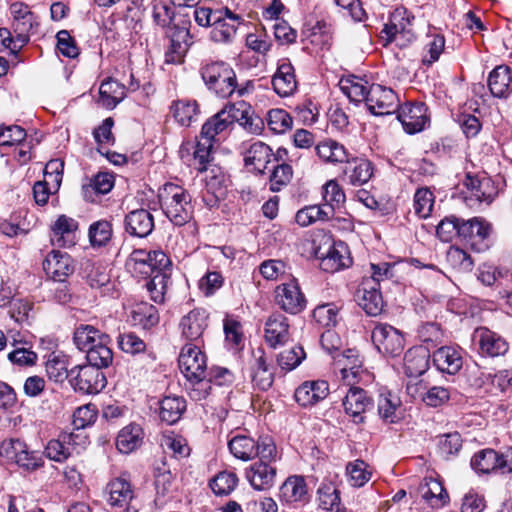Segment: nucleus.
Segmentation results:
<instances>
[{"label":"nucleus","instance_id":"nucleus-55","mask_svg":"<svg viewBox=\"0 0 512 512\" xmlns=\"http://www.w3.org/2000/svg\"><path fill=\"white\" fill-rule=\"evenodd\" d=\"M237 483L238 477L235 473L223 471L212 479L210 487L216 495H228L235 489Z\"/></svg>","mask_w":512,"mask_h":512},{"label":"nucleus","instance_id":"nucleus-53","mask_svg":"<svg viewBox=\"0 0 512 512\" xmlns=\"http://www.w3.org/2000/svg\"><path fill=\"white\" fill-rule=\"evenodd\" d=\"M212 147V141L202 139V137L196 143L195 150L193 152V166L199 172H204L208 169L212 160Z\"/></svg>","mask_w":512,"mask_h":512},{"label":"nucleus","instance_id":"nucleus-5","mask_svg":"<svg viewBox=\"0 0 512 512\" xmlns=\"http://www.w3.org/2000/svg\"><path fill=\"white\" fill-rule=\"evenodd\" d=\"M471 467L477 473L489 474L494 471L512 473V448L499 453L486 448L476 452L471 458Z\"/></svg>","mask_w":512,"mask_h":512},{"label":"nucleus","instance_id":"nucleus-37","mask_svg":"<svg viewBox=\"0 0 512 512\" xmlns=\"http://www.w3.org/2000/svg\"><path fill=\"white\" fill-rule=\"evenodd\" d=\"M170 112L178 124L189 127L197 120L199 107L195 100L179 99L172 102Z\"/></svg>","mask_w":512,"mask_h":512},{"label":"nucleus","instance_id":"nucleus-59","mask_svg":"<svg viewBox=\"0 0 512 512\" xmlns=\"http://www.w3.org/2000/svg\"><path fill=\"white\" fill-rule=\"evenodd\" d=\"M112 237V225L106 220H99L90 225L89 239L93 246H103Z\"/></svg>","mask_w":512,"mask_h":512},{"label":"nucleus","instance_id":"nucleus-1","mask_svg":"<svg viewBox=\"0 0 512 512\" xmlns=\"http://www.w3.org/2000/svg\"><path fill=\"white\" fill-rule=\"evenodd\" d=\"M200 73L207 88L221 98L230 97L234 93L241 97L254 89L252 81L239 85L235 71L223 61L205 64L201 67Z\"/></svg>","mask_w":512,"mask_h":512},{"label":"nucleus","instance_id":"nucleus-52","mask_svg":"<svg viewBox=\"0 0 512 512\" xmlns=\"http://www.w3.org/2000/svg\"><path fill=\"white\" fill-rule=\"evenodd\" d=\"M306 354L301 346L295 345L290 349L281 351L276 361L278 366L284 371H292L298 367L305 359Z\"/></svg>","mask_w":512,"mask_h":512},{"label":"nucleus","instance_id":"nucleus-18","mask_svg":"<svg viewBox=\"0 0 512 512\" xmlns=\"http://www.w3.org/2000/svg\"><path fill=\"white\" fill-rule=\"evenodd\" d=\"M274 459H259L246 469L245 476L255 490L270 489L275 482L276 468L271 465Z\"/></svg>","mask_w":512,"mask_h":512},{"label":"nucleus","instance_id":"nucleus-9","mask_svg":"<svg viewBox=\"0 0 512 512\" xmlns=\"http://www.w3.org/2000/svg\"><path fill=\"white\" fill-rule=\"evenodd\" d=\"M222 111L226 112V117L230 120V126L237 122L250 134H260L264 128L263 120L255 115L252 107L239 101L233 104H227Z\"/></svg>","mask_w":512,"mask_h":512},{"label":"nucleus","instance_id":"nucleus-41","mask_svg":"<svg viewBox=\"0 0 512 512\" xmlns=\"http://www.w3.org/2000/svg\"><path fill=\"white\" fill-rule=\"evenodd\" d=\"M464 185L467 187L468 190L471 191L472 196H474L478 201H492L494 195V188L492 186V181L490 178H479L468 173L465 177Z\"/></svg>","mask_w":512,"mask_h":512},{"label":"nucleus","instance_id":"nucleus-58","mask_svg":"<svg viewBox=\"0 0 512 512\" xmlns=\"http://www.w3.org/2000/svg\"><path fill=\"white\" fill-rule=\"evenodd\" d=\"M292 117L283 109H272L267 114V124L271 131L281 134L291 129Z\"/></svg>","mask_w":512,"mask_h":512},{"label":"nucleus","instance_id":"nucleus-62","mask_svg":"<svg viewBox=\"0 0 512 512\" xmlns=\"http://www.w3.org/2000/svg\"><path fill=\"white\" fill-rule=\"evenodd\" d=\"M447 261L454 269L462 272L471 271L474 266L471 256L459 247L449 248L447 252Z\"/></svg>","mask_w":512,"mask_h":512},{"label":"nucleus","instance_id":"nucleus-12","mask_svg":"<svg viewBox=\"0 0 512 512\" xmlns=\"http://www.w3.org/2000/svg\"><path fill=\"white\" fill-rule=\"evenodd\" d=\"M366 106L374 115H388L399 108V99L391 88L372 84L369 86Z\"/></svg>","mask_w":512,"mask_h":512},{"label":"nucleus","instance_id":"nucleus-29","mask_svg":"<svg viewBox=\"0 0 512 512\" xmlns=\"http://www.w3.org/2000/svg\"><path fill=\"white\" fill-rule=\"evenodd\" d=\"M344 162V179L351 185H364L373 176L372 163L366 159L356 157L349 160L347 158Z\"/></svg>","mask_w":512,"mask_h":512},{"label":"nucleus","instance_id":"nucleus-38","mask_svg":"<svg viewBox=\"0 0 512 512\" xmlns=\"http://www.w3.org/2000/svg\"><path fill=\"white\" fill-rule=\"evenodd\" d=\"M108 502L113 507H126L133 498V490L130 482L119 477L112 480L108 486Z\"/></svg>","mask_w":512,"mask_h":512},{"label":"nucleus","instance_id":"nucleus-26","mask_svg":"<svg viewBox=\"0 0 512 512\" xmlns=\"http://www.w3.org/2000/svg\"><path fill=\"white\" fill-rule=\"evenodd\" d=\"M272 86L274 91L281 97H286L294 93L297 88V81L294 68L288 59H281L277 70L272 77Z\"/></svg>","mask_w":512,"mask_h":512},{"label":"nucleus","instance_id":"nucleus-49","mask_svg":"<svg viewBox=\"0 0 512 512\" xmlns=\"http://www.w3.org/2000/svg\"><path fill=\"white\" fill-rule=\"evenodd\" d=\"M404 26H411L410 16L405 9H396L391 14L389 23L385 24L381 31L382 39L387 43L392 42L393 37L403 30Z\"/></svg>","mask_w":512,"mask_h":512},{"label":"nucleus","instance_id":"nucleus-61","mask_svg":"<svg viewBox=\"0 0 512 512\" xmlns=\"http://www.w3.org/2000/svg\"><path fill=\"white\" fill-rule=\"evenodd\" d=\"M293 176L292 167L289 164L281 163L274 167L270 176V190L279 192L287 186Z\"/></svg>","mask_w":512,"mask_h":512},{"label":"nucleus","instance_id":"nucleus-31","mask_svg":"<svg viewBox=\"0 0 512 512\" xmlns=\"http://www.w3.org/2000/svg\"><path fill=\"white\" fill-rule=\"evenodd\" d=\"M251 378L253 384L260 390H268L274 382L273 367L267 363L263 350L254 354V363L251 367Z\"/></svg>","mask_w":512,"mask_h":512},{"label":"nucleus","instance_id":"nucleus-13","mask_svg":"<svg viewBox=\"0 0 512 512\" xmlns=\"http://www.w3.org/2000/svg\"><path fill=\"white\" fill-rule=\"evenodd\" d=\"M474 340L478 352L485 357L504 356L509 350V343L499 333L486 327H479L474 331Z\"/></svg>","mask_w":512,"mask_h":512},{"label":"nucleus","instance_id":"nucleus-50","mask_svg":"<svg viewBox=\"0 0 512 512\" xmlns=\"http://www.w3.org/2000/svg\"><path fill=\"white\" fill-rule=\"evenodd\" d=\"M109 341H101L94 348H89L86 354V359L88 361L87 365H91L93 367L101 368L108 367L113 360L112 350L108 347Z\"/></svg>","mask_w":512,"mask_h":512},{"label":"nucleus","instance_id":"nucleus-2","mask_svg":"<svg viewBox=\"0 0 512 512\" xmlns=\"http://www.w3.org/2000/svg\"><path fill=\"white\" fill-rule=\"evenodd\" d=\"M178 364L181 372L191 385L190 396L196 401L209 395V385L206 381V356L197 345L186 344L179 355Z\"/></svg>","mask_w":512,"mask_h":512},{"label":"nucleus","instance_id":"nucleus-63","mask_svg":"<svg viewBox=\"0 0 512 512\" xmlns=\"http://www.w3.org/2000/svg\"><path fill=\"white\" fill-rule=\"evenodd\" d=\"M434 197L428 188H420L414 195V210L420 218H427L432 211Z\"/></svg>","mask_w":512,"mask_h":512},{"label":"nucleus","instance_id":"nucleus-33","mask_svg":"<svg viewBox=\"0 0 512 512\" xmlns=\"http://www.w3.org/2000/svg\"><path fill=\"white\" fill-rule=\"evenodd\" d=\"M144 439V431L141 425L130 423L123 427L116 437V447L120 453L129 454L138 449Z\"/></svg>","mask_w":512,"mask_h":512},{"label":"nucleus","instance_id":"nucleus-32","mask_svg":"<svg viewBox=\"0 0 512 512\" xmlns=\"http://www.w3.org/2000/svg\"><path fill=\"white\" fill-rule=\"evenodd\" d=\"M335 366L340 370L341 378L347 385H352L357 381L361 372V361L353 350L333 355Z\"/></svg>","mask_w":512,"mask_h":512},{"label":"nucleus","instance_id":"nucleus-30","mask_svg":"<svg viewBox=\"0 0 512 512\" xmlns=\"http://www.w3.org/2000/svg\"><path fill=\"white\" fill-rule=\"evenodd\" d=\"M433 363L441 372L454 375L462 368L460 351L455 347L444 346L433 353Z\"/></svg>","mask_w":512,"mask_h":512},{"label":"nucleus","instance_id":"nucleus-51","mask_svg":"<svg viewBox=\"0 0 512 512\" xmlns=\"http://www.w3.org/2000/svg\"><path fill=\"white\" fill-rule=\"evenodd\" d=\"M401 401L399 397L391 392L381 393L378 398V414L388 423H394L398 419L396 415L397 409L400 407Z\"/></svg>","mask_w":512,"mask_h":512},{"label":"nucleus","instance_id":"nucleus-27","mask_svg":"<svg viewBox=\"0 0 512 512\" xmlns=\"http://www.w3.org/2000/svg\"><path fill=\"white\" fill-rule=\"evenodd\" d=\"M328 393L326 381H306L295 390L294 398L299 405L307 407L325 399Z\"/></svg>","mask_w":512,"mask_h":512},{"label":"nucleus","instance_id":"nucleus-3","mask_svg":"<svg viewBox=\"0 0 512 512\" xmlns=\"http://www.w3.org/2000/svg\"><path fill=\"white\" fill-rule=\"evenodd\" d=\"M161 209L176 226H183L193 217L190 194L181 186L166 183L158 193Z\"/></svg>","mask_w":512,"mask_h":512},{"label":"nucleus","instance_id":"nucleus-10","mask_svg":"<svg viewBox=\"0 0 512 512\" xmlns=\"http://www.w3.org/2000/svg\"><path fill=\"white\" fill-rule=\"evenodd\" d=\"M286 153V150L279 149L277 154L274 155L272 149L262 141H255L247 146L244 144L242 151L244 164L247 168L259 174L264 173L268 163L272 158L279 160L282 156L281 153Z\"/></svg>","mask_w":512,"mask_h":512},{"label":"nucleus","instance_id":"nucleus-47","mask_svg":"<svg viewBox=\"0 0 512 512\" xmlns=\"http://www.w3.org/2000/svg\"><path fill=\"white\" fill-rule=\"evenodd\" d=\"M131 316L134 323L142 326L144 329H150L159 322L157 308L146 302L137 304L132 310Z\"/></svg>","mask_w":512,"mask_h":512},{"label":"nucleus","instance_id":"nucleus-36","mask_svg":"<svg viewBox=\"0 0 512 512\" xmlns=\"http://www.w3.org/2000/svg\"><path fill=\"white\" fill-rule=\"evenodd\" d=\"M419 492L424 501L432 508H440L448 501V494L442 483L434 478H425L419 486Z\"/></svg>","mask_w":512,"mask_h":512},{"label":"nucleus","instance_id":"nucleus-48","mask_svg":"<svg viewBox=\"0 0 512 512\" xmlns=\"http://www.w3.org/2000/svg\"><path fill=\"white\" fill-rule=\"evenodd\" d=\"M230 127V120L222 109L209 118L202 126L201 137L213 141L217 135L222 134Z\"/></svg>","mask_w":512,"mask_h":512},{"label":"nucleus","instance_id":"nucleus-44","mask_svg":"<svg viewBox=\"0 0 512 512\" xmlns=\"http://www.w3.org/2000/svg\"><path fill=\"white\" fill-rule=\"evenodd\" d=\"M315 150L323 161L330 163H344L348 156L343 145L330 139L317 144Z\"/></svg>","mask_w":512,"mask_h":512},{"label":"nucleus","instance_id":"nucleus-8","mask_svg":"<svg viewBox=\"0 0 512 512\" xmlns=\"http://www.w3.org/2000/svg\"><path fill=\"white\" fill-rule=\"evenodd\" d=\"M10 14L12 16V29L21 48L29 42L30 33L38 25L37 18L29 6L23 2L12 3Z\"/></svg>","mask_w":512,"mask_h":512},{"label":"nucleus","instance_id":"nucleus-7","mask_svg":"<svg viewBox=\"0 0 512 512\" xmlns=\"http://www.w3.org/2000/svg\"><path fill=\"white\" fill-rule=\"evenodd\" d=\"M371 338L377 350L384 356L394 358L400 356L404 350L402 334L390 325H376Z\"/></svg>","mask_w":512,"mask_h":512},{"label":"nucleus","instance_id":"nucleus-20","mask_svg":"<svg viewBox=\"0 0 512 512\" xmlns=\"http://www.w3.org/2000/svg\"><path fill=\"white\" fill-rule=\"evenodd\" d=\"M77 230L78 222L75 219L60 215L51 227V244L59 248L74 246Z\"/></svg>","mask_w":512,"mask_h":512},{"label":"nucleus","instance_id":"nucleus-39","mask_svg":"<svg viewBox=\"0 0 512 512\" xmlns=\"http://www.w3.org/2000/svg\"><path fill=\"white\" fill-rule=\"evenodd\" d=\"M102 105L108 109H113L126 96V87L124 84L114 79L103 81L99 88Z\"/></svg>","mask_w":512,"mask_h":512},{"label":"nucleus","instance_id":"nucleus-54","mask_svg":"<svg viewBox=\"0 0 512 512\" xmlns=\"http://www.w3.org/2000/svg\"><path fill=\"white\" fill-rule=\"evenodd\" d=\"M318 499L320 506L327 511L333 512L341 507L339 491L332 483L322 484L318 488Z\"/></svg>","mask_w":512,"mask_h":512},{"label":"nucleus","instance_id":"nucleus-46","mask_svg":"<svg viewBox=\"0 0 512 512\" xmlns=\"http://www.w3.org/2000/svg\"><path fill=\"white\" fill-rule=\"evenodd\" d=\"M328 220H331V210L321 205L305 206L295 215V221L302 227L309 226L316 221Z\"/></svg>","mask_w":512,"mask_h":512},{"label":"nucleus","instance_id":"nucleus-15","mask_svg":"<svg viewBox=\"0 0 512 512\" xmlns=\"http://www.w3.org/2000/svg\"><path fill=\"white\" fill-rule=\"evenodd\" d=\"M490 232L491 225L479 217L469 220L461 219V225L458 227V236L477 251L487 247L484 241L489 237Z\"/></svg>","mask_w":512,"mask_h":512},{"label":"nucleus","instance_id":"nucleus-42","mask_svg":"<svg viewBox=\"0 0 512 512\" xmlns=\"http://www.w3.org/2000/svg\"><path fill=\"white\" fill-rule=\"evenodd\" d=\"M322 194L324 203L321 206L328 207L331 210V219H333L335 212L341 209L345 203V193L335 180H329L323 186Z\"/></svg>","mask_w":512,"mask_h":512},{"label":"nucleus","instance_id":"nucleus-64","mask_svg":"<svg viewBox=\"0 0 512 512\" xmlns=\"http://www.w3.org/2000/svg\"><path fill=\"white\" fill-rule=\"evenodd\" d=\"M161 446L166 452H171L172 456L177 459L185 458L190 454V448L181 436H164L161 440Z\"/></svg>","mask_w":512,"mask_h":512},{"label":"nucleus","instance_id":"nucleus-6","mask_svg":"<svg viewBox=\"0 0 512 512\" xmlns=\"http://www.w3.org/2000/svg\"><path fill=\"white\" fill-rule=\"evenodd\" d=\"M70 384L83 394H97L105 388L106 378L96 367L77 365L70 369Z\"/></svg>","mask_w":512,"mask_h":512},{"label":"nucleus","instance_id":"nucleus-23","mask_svg":"<svg viewBox=\"0 0 512 512\" xmlns=\"http://www.w3.org/2000/svg\"><path fill=\"white\" fill-rule=\"evenodd\" d=\"M345 412L352 416L356 424L364 422L363 413L372 407V400L367 392L359 387H350L344 400Z\"/></svg>","mask_w":512,"mask_h":512},{"label":"nucleus","instance_id":"nucleus-11","mask_svg":"<svg viewBox=\"0 0 512 512\" xmlns=\"http://www.w3.org/2000/svg\"><path fill=\"white\" fill-rule=\"evenodd\" d=\"M5 450L6 454L26 473H33L44 465L42 455L30 450L27 444L19 439H11Z\"/></svg>","mask_w":512,"mask_h":512},{"label":"nucleus","instance_id":"nucleus-60","mask_svg":"<svg viewBox=\"0 0 512 512\" xmlns=\"http://www.w3.org/2000/svg\"><path fill=\"white\" fill-rule=\"evenodd\" d=\"M367 468L368 464L363 460H356L347 465V474L352 486L362 487L370 480L371 472Z\"/></svg>","mask_w":512,"mask_h":512},{"label":"nucleus","instance_id":"nucleus-28","mask_svg":"<svg viewBox=\"0 0 512 512\" xmlns=\"http://www.w3.org/2000/svg\"><path fill=\"white\" fill-rule=\"evenodd\" d=\"M43 269L55 280L63 281L73 272L71 257L65 252L52 250L43 262Z\"/></svg>","mask_w":512,"mask_h":512},{"label":"nucleus","instance_id":"nucleus-22","mask_svg":"<svg viewBox=\"0 0 512 512\" xmlns=\"http://www.w3.org/2000/svg\"><path fill=\"white\" fill-rule=\"evenodd\" d=\"M289 323L287 317L280 313H274L268 317L265 323L264 337L267 344L277 348L290 340Z\"/></svg>","mask_w":512,"mask_h":512},{"label":"nucleus","instance_id":"nucleus-4","mask_svg":"<svg viewBox=\"0 0 512 512\" xmlns=\"http://www.w3.org/2000/svg\"><path fill=\"white\" fill-rule=\"evenodd\" d=\"M230 452L238 459L248 461L259 459H274L277 456L276 445L272 438L261 437L258 440L247 435H236L228 443Z\"/></svg>","mask_w":512,"mask_h":512},{"label":"nucleus","instance_id":"nucleus-45","mask_svg":"<svg viewBox=\"0 0 512 512\" xmlns=\"http://www.w3.org/2000/svg\"><path fill=\"white\" fill-rule=\"evenodd\" d=\"M73 340L77 348L84 351L93 342L110 341V337L91 325L82 324L76 328Z\"/></svg>","mask_w":512,"mask_h":512},{"label":"nucleus","instance_id":"nucleus-25","mask_svg":"<svg viewBox=\"0 0 512 512\" xmlns=\"http://www.w3.org/2000/svg\"><path fill=\"white\" fill-rule=\"evenodd\" d=\"M352 264L348 246L342 242H334L326 255L321 258L320 267L323 271L334 273Z\"/></svg>","mask_w":512,"mask_h":512},{"label":"nucleus","instance_id":"nucleus-19","mask_svg":"<svg viewBox=\"0 0 512 512\" xmlns=\"http://www.w3.org/2000/svg\"><path fill=\"white\" fill-rule=\"evenodd\" d=\"M355 298L358 305L369 316H377L383 310L384 302L380 288L373 285L371 280H362L356 291Z\"/></svg>","mask_w":512,"mask_h":512},{"label":"nucleus","instance_id":"nucleus-24","mask_svg":"<svg viewBox=\"0 0 512 512\" xmlns=\"http://www.w3.org/2000/svg\"><path fill=\"white\" fill-rule=\"evenodd\" d=\"M124 227L131 236L145 238L154 229V217L146 209H136L125 216Z\"/></svg>","mask_w":512,"mask_h":512},{"label":"nucleus","instance_id":"nucleus-40","mask_svg":"<svg viewBox=\"0 0 512 512\" xmlns=\"http://www.w3.org/2000/svg\"><path fill=\"white\" fill-rule=\"evenodd\" d=\"M186 409V401L181 397L167 396L160 402L159 416L169 425L175 424Z\"/></svg>","mask_w":512,"mask_h":512},{"label":"nucleus","instance_id":"nucleus-14","mask_svg":"<svg viewBox=\"0 0 512 512\" xmlns=\"http://www.w3.org/2000/svg\"><path fill=\"white\" fill-rule=\"evenodd\" d=\"M243 23V17L230 8H221L211 32V40L216 43H231L237 33L238 27Z\"/></svg>","mask_w":512,"mask_h":512},{"label":"nucleus","instance_id":"nucleus-35","mask_svg":"<svg viewBox=\"0 0 512 512\" xmlns=\"http://www.w3.org/2000/svg\"><path fill=\"white\" fill-rule=\"evenodd\" d=\"M429 368V352L422 347L409 349L404 355V371L408 377H419Z\"/></svg>","mask_w":512,"mask_h":512},{"label":"nucleus","instance_id":"nucleus-16","mask_svg":"<svg viewBox=\"0 0 512 512\" xmlns=\"http://www.w3.org/2000/svg\"><path fill=\"white\" fill-rule=\"evenodd\" d=\"M275 303L289 314H298L306 307V298L295 280L283 283L275 289Z\"/></svg>","mask_w":512,"mask_h":512},{"label":"nucleus","instance_id":"nucleus-57","mask_svg":"<svg viewBox=\"0 0 512 512\" xmlns=\"http://www.w3.org/2000/svg\"><path fill=\"white\" fill-rule=\"evenodd\" d=\"M169 281L170 274H162L160 272L152 275L150 280L147 281L146 288L154 302L161 303L164 301V295Z\"/></svg>","mask_w":512,"mask_h":512},{"label":"nucleus","instance_id":"nucleus-56","mask_svg":"<svg viewBox=\"0 0 512 512\" xmlns=\"http://www.w3.org/2000/svg\"><path fill=\"white\" fill-rule=\"evenodd\" d=\"M117 342L119 348L125 353L136 355L147 352L146 343L133 332L119 334Z\"/></svg>","mask_w":512,"mask_h":512},{"label":"nucleus","instance_id":"nucleus-34","mask_svg":"<svg viewBox=\"0 0 512 512\" xmlns=\"http://www.w3.org/2000/svg\"><path fill=\"white\" fill-rule=\"evenodd\" d=\"M512 71L506 65L496 66L488 76V87L494 97L502 98L512 92Z\"/></svg>","mask_w":512,"mask_h":512},{"label":"nucleus","instance_id":"nucleus-17","mask_svg":"<svg viewBox=\"0 0 512 512\" xmlns=\"http://www.w3.org/2000/svg\"><path fill=\"white\" fill-rule=\"evenodd\" d=\"M396 111L398 120L408 134L422 131L429 123L428 108L422 102L405 103Z\"/></svg>","mask_w":512,"mask_h":512},{"label":"nucleus","instance_id":"nucleus-21","mask_svg":"<svg viewBox=\"0 0 512 512\" xmlns=\"http://www.w3.org/2000/svg\"><path fill=\"white\" fill-rule=\"evenodd\" d=\"M208 327V314L206 310L196 308L182 317L179 328L181 336L191 342H198Z\"/></svg>","mask_w":512,"mask_h":512},{"label":"nucleus","instance_id":"nucleus-43","mask_svg":"<svg viewBox=\"0 0 512 512\" xmlns=\"http://www.w3.org/2000/svg\"><path fill=\"white\" fill-rule=\"evenodd\" d=\"M307 494V487L302 476H290L280 488L281 497L289 503L302 501Z\"/></svg>","mask_w":512,"mask_h":512}]
</instances>
